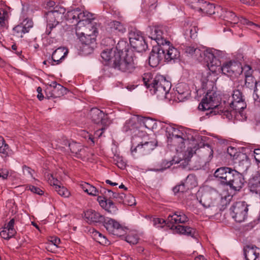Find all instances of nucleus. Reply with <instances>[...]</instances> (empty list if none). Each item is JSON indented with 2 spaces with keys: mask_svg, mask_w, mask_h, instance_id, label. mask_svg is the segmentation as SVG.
Segmentation results:
<instances>
[{
  "mask_svg": "<svg viewBox=\"0 0 260 260\" xmlns=\"http://www.w3.org/2000/svg\"><path fill=\"white\" fill-rule=\"evenodd\" d=\"M246 107V104L242 92L239 89L233 91L231 96L224 94L223 98L213 91H208L198 106V109L202 111H210L206 113L207 115H224L231 119L236 116L237 112L240 113Z\"/></svg>",
  "mask_w": 260,
  "mask_h": 260,
  "instance_id": "1",
  "label": "nucleus"
},
{
  "mask_svg": "<svg viewBox=\"0 0 260 260\" xmlns=\"http://www.w3.org/2000/svg\"><path fill=\"white\" fill-rule=\"evenodd\" d=\"M154 39L157 45L153 47L150 53L149 64L151 67H157L162 59L166 62H170L179 57V52L176 48L171 45L169 41L160 35H157Z\"/></svg>",
  "mask_w": 260,
  "mask_h": 260,
  "instance_id": "2",
  "label": "nucleus"
},
{
  "mask_svg": "<svg viewBox=\"0 0 260 260\" xmlns=\"http://www.w3.org/2000/svg\"><path fill=\"white\" fill-rule=\"evenodd\" d=\"M217 52H219L214 50L213 52L205 53L206 57L208 59V68L213 74L220 71L228 76L240 75L242 73V67L238 61L230 60L221 66L220 61L216 56Z\"/></svg>",
  "mask_w": 260,
  "mask_h": 260,
  "instance_id": "3",
  "label": "nucleus"
},
{
  "mask_svg": "<svg viewBox=\"0 0 260 260\" xmlns=\"http://www.w3.org/2000/svg\"><path fill=\"white\" fill-rule=\"evenodd\" d=\"M66 19L71 23H76V30H80L86 27L92 32H98L100 25L93 22L92 14L77 8L68 11L65 16Z\"/></svg>",
  "mask_w": 260,
  "mask_h": 260,
  "instance_id": "4",
  "label": "nucleus"
},
{
  "mask_svg": "<svg viewBox=\"0 0 260 260\" xmlns=\"http://www.w3.org/2000/svg\"><path fill=\"white\" fill-rule=\"evenodd\" d=\"M143 80L145 86L149 89L151 93L156 94L160 98H166L171 87V82L162 75H157L154 77L151 73L144 74Z\"/></svg>",
  "mask_w": 260,
  "mask_h": 260,
  "instance_id": "5",
  "label": "nucleus"
},
{
  "mask_svg": "<svg viewBox=\"0 0 260 260\" xmlns=\"http://www.w3.org/2000/svg\"><path fill=\"white\" fill-rule=\"evenodd\" d=\"M166 135L168 139V143L172 145L177 146L180 149L184 147L185 141L190 139L186 137V134L176 128L173 124H169L165 126Z\"/></svg>",
  "mask_w": 260,
  "mask_h": 260,
  "instance_id": "6",
  "label": "nucleus"
},
{
  "mask_svg": "<svg viewBox=\"0 0 260 260\" xmlns=\"http://www.w3.org/2000/svg\"><path fill=\"white\" fill-rule=\"evenodd\" d=\"M65 12V8L57 5L52 10L46 13L47 22L46 31L48 32H51L53 28L60 27L59 22L62 20Z\"/></svg>",
  "mask_w": 260,
  "mask_h": 260,
  "instance_id": "7",
  "label": "nucleus"
},
{
  "mask_svg": "<svg viewBox=\"0 0 260 260\" xmlns=\"http://www.w3.org/2000/svg\"><path fill=\"white\" fill-rule=\"evenodd\" d=\"M113 67L123 72L132 73L135 66L132 55L126 54L122 58L120 54H115L113 60Z\"/></svg>",
  "mask_w": 260,
  "mask_h": 260,
  "instance_id": "8",
  "label": "nucleus"
},
{
  "mask_svg": "<svg viewBox=\"0 0 260 260\" xmlns=\"http://www.w3.org/2000/svg\"><path fill=\"white\" fill-rule=\"evenodd\" d=\"M188 220L187 216L182 211H177L170 214L167 220L161 218H154L153 219L154 225H161L165 223L169 227L173 229L175 224L184 223Z\"/></svg>",
  "mask_w": 260,
  "mask_h": 260,
  "instance_id": "9",
  "label": "nucleus"
},
{
  "mask_svg": "<svg viewBox=\"0 0 260 260\" xmlns=\"http://www.w3.org/2000/svg\"><path fill=\"white\" fill-rule=\"evenodd\" d=\"M216 194L210 192H204L200 200V203L206 209H209L207 213L209 216L215 215L218 209V203L215 198Z\"/></svg>",
  "mask_w": 260,
  "mask_h": 260,
  "instance_id": "10",
  "label": "nucleus"
},
{
  "mask_svg": "<svg viewBox=\"0 0 260 260\" xmlns=\"http://www.w3.org/2000/svg\"><path fill=\"white\" fill-rule=\"evenodd\" d=\"M191 8L199 13L212 15L215 13V7L213 4L204 0H185Z\"/></svg>",
  "mask_w": 260,
  "mask_h": 260,
  "instance_id": "11",
  "label": "nucleus"
},
{
  "mask_svg": "<svg viewBox=\"0 0 260 260\" xmlns=\"http://www.w3.org/2000/svg\"><path fill=\"white\" fill-rule=\"evenodd\" d=\"M232 217L237 222L245 220L248 211V205L245 202H238L234 204L230 209Z\"/></svg>",
  "mask_w": 260,
  "mask_h": 260,
  "instance_id": "12",
  "label": "nucleus"
},
{
  "mask_svg": "<svg viewBox=\"0 0 260 260\" xmlns=\"http://www.w3.org/2000/svg\"><path fill=\"white\" fill-rule=\"evenodd\" d=\"M65 90L66 89L61 85L57 83L56 81H53L51 84L46 85V98L49 99L60 97L63 94Z\"/></svg>",
  "mask_w": 260,
  "mask_h": 260,
  "instance_id": "13",
  "label": "nucleus"
},
{
  "mask_svg": "<svg viewBox=\"0 0 260 260\" xmlns=\"http://www.w3.org/2000/svg\"><path fill=\"white\" fill-rule=\"evenodd\" d=\"M225 17L231 23H233L236 24L240 22L243 24H246L250 27V29L255 32L260 31V26L258 25L253 23V22L249 21L248 20L243 17H238L234 13L231 11H227L225 14Z\"/></svg>",
  "mask_w": 260,
  "mask_h": 260,
  "instance_id": "14",
  "label": "nucleus"
},
{
  "mask_svg": "<svg viewBox=\"0 0 260 260\" xmlns=\"http://www.w3.org/2000/svg\"><path fill=\"white\" fill-rule=\"evenodd\" d=\"M132 35L129 38L131 46L138 52L145 51L148 45L143 36L139 34H129Z\"/></svg>",
  "mask_w": 260,
  "mask_h": 260,
  "instance_id": "15",
  "label": "nucleus"
},
{
  "mask_svg": "<svg viewBox=\"0 0 260 260\" xmlns=\"http://www.w3.org/2000/svg\"><path fill=\"white\" fill-rule=\"evenodd\" d=\"M89 114L92 121L96 124L107 126L110 123L108 115L96 108H92Z\"/></svg>",
  "mask_w": 260,
  "mask_h": 260,
  "instance_id": "16",
  "label": "nucleus"
},
{
  "mask_svg": "<svg viewBox=\"0 0 260 260\" xmlns=\"http://www.w3.org/2000/svg\"><path fill=\"white\" fill-rule=\"evenodd\" d=\"M245 180L243 175L234 169L231 178L226 185L235 190H239L243 186Z\"/></svg>",
  "mask_w": 260,
  "mask_h": 260,
  "instance_id": "17",
  "label": "nucleus"
},
{
  "mask_svg": "<svg viewBox=\"0 0 260 260\" xmlns=\"http://www.w3.org/2000/svg\"><path fill=\"white\" fill-rule=\"evenodd\" d=\"M184 52L185 53L187 54L188 55H191L192 56L193 55H194L197 58L201 60L202 58H203L205 61L208 63V59L206 58L205 53L209 52H213L214 50L212 49H208L206 50H205L204 49L203 50H201L200 49L198 48H194L192 46H185L184 49Z\"/></svg>",
  "mask_w": 260,
  "mask_h": 260,
  "instance_id": "18",
  "label": "nucleus"
},
{
  "mask_svg": "<svg viewBox=\"0 0 260 260\" xmlns=\"http://www.w3.org/2000/svg\"><path fill=\"white\" fill-rule=\"evenodd\" d=\"M233 170L234 169L229 167H220L215 171L214 176L222 184L226 185L231 178Z\"/></svg>",
  "mask_w": 260,
  "mask_h": 260,
  "instance_id": "19",
  "label": "nucleus"
},
{
  "mask_svg": "<svg viewBox=\"0 0 260 260\" xmlns=\"http://www.w3.org/2000/svg\"><path fill=\"white\" fill-rule=\"evenodd\" d=\"M156 146V143L154 142H146L144 144H138L135 148H131V152L133 155L134 153L138 152L142 155H146L150 153Z\"/></svg>",
  "mask_w": 260,
  "mask_h": 260,
  "instance_id": "20",
  "label": "nucleus"
},
{
  "mask_svg": "<svg viewBox=\"0 0 260 260\" xmlns=\"http://www.w3.org/2000/svg\"><path fill=\"white\" fill-rule=\"evenodd\" d=\"M196 181L194 176L192 175H188L185 180L184 183H182L178 185H176L173 188L174 193L179 192H183L186 189L192 188L196 186Z\"/></svg>",
  "mask_w": 260,
  "mask_h": 260,
  "instance_id": "21",
  "label": "nucleus"
},
{
  "mask_svg": "<svg viewBox=\"0 0 260 260\" xmlns=\"http://www.w3.org/2000/svg\"><path fill=\"white\" fill-rule=\"evenodd\" d=\"M84 218L86 222L89 224L102 223L104 220V216L99 212L91 209L84 212Z\"/></svg>",
  "mask_w": 260,
  "mask_h": 260,
  "instance_id": "22",
  "label": "nucleus"
},
{
  "mask_svg": "<svg viewBox=\"0 0 260 260\" xmlns=\"http://www.w3.org/2000/svg\"><path fill=\"white\" fill-rule=\"evenodd\" d=\"M104 226L111 234H117L116 232L122 228L121 225L113 219L104 217V221H102Z\"/></svg>",
  "mask_w": 260,
  "mask_h": 260,
  "instance_id": "23",
  "label": "nucleus"
},
{
  "mask_svg": "<svg viewBox=\"0 0 260 260\" xmlns=\"http://www.w3.org/2000/svg\"><path fill=\"white\" fill-rule=\"evenodd\" d=\"M34 22L32 20L25 19L20 24L14 27L13 30L16 32H28L32 30Z\"/></svg>",
  "mask_w": 260,
  "mask_h": 260,
  "instance_id": "24",
  "label": "nucleus"
},
{
  "mask_svg": "<svg viewBox=\"0 0 260 260\" xmlns=\"http://www.w3.org/2000/svg\"><path fill=\"white\" fill-rule=\"evenodd\" d=\"M98 201L100 206L111 214H114L116 212L117 209L114 205L113 202L110 200H105L102 197H98Z\"/></svg>",
  "mask_w": 260,
  "mask_h": 260,
  "instance_id": "25",
  "label": "nucleus"
},
{
  "mask_svg": "<svg viewBox=\"0 0 260 260\" xmlns=\"http://www.w3.org/2000/svg\"><path fill=\"white\" fill-rule=\"evenodd\" d=\"M244 252L246 260H256L260 254V249L256 246H247Z\"/></svg>",
  "mask_w": 260,
  "mask_h": 260,
  "instance_id": "26",
  "label": "nucleus"
},
{
  "mask_svg": "<svg viewBox=\"0 0 260 260\" xmlns=\"http://www.w3.org/2000/svg\"><path fill=\"white\" fill-rule=\"evenodd\" d=\"M68 50L64 47H59L52 53V58L56 64H59L68 54Z\"/></svg>",
  "mask_w": 260,
  "mask_h": 260,
  "instance_id": "27",
  "label": "nucleus"
},
{
  "mask_svg": "<svg viewBox=\"0 0 260 260\" xmlns=\"http://www.w3.org/2000/svg\"><path fill=\"white\" fill-rule=\"evenodd\" d=\"M82 44L89 46L96 40L95 34H76Z\"/></svg>",
  "mask_w": 260,
  "mask_h": 260,
  "instance_id": "28",
  "label": "nucleus"
},
{
  "mask_svg": "<svg viewBox=\"0 0 260 260\" xmlns=\"http://www.w3.org/2000/svg\"><path fill=\"white\" fill-rule=\"evenodd\" d=\"M176 91L178 93V99L180 101L187 99L190 95L188 86L185 83L178 84L176 87Z\"/></svg>",
  "mask_w": 260,
  "mask_h": 260,
  "instance_id": "29",
  "label": "nucleus"
},
{
  "mask_svg": "<svg viewBox=\"0 0 260 260\" xmlns=\"http://www.w3.org/2000/svg\"><path fill=\"white\" fill-rule=\"evenodd\" d=\"M174 228L176 230V232L179 234H184L191 237H195L196 231L189 226L183 225H174Z\"/></svg>",
  "mask_w": 260,
  "mask_h": 260,
  "instance_id": "30",
  "label": "nucleus"
},
{
  "mask_svg": "<svg viewBox=\"0 0 260 260\" xmlns=\"http://www.w3.org/2000/svg\"><path fill=\"white\" fill-rule=\"evenodd\" d=\"M106 30L108 32H123L125 31V28L120 22L117 21H111L107 23Z\"/></svg>",
  "mask_w": 260,
  "mask_h": 260,
  "instance_id": "31",
  "label": "nucleus"
},
{
  "mask_svg": "<svg viewBox=\"0 0 260 260\" xmlns=\"http://www.w3.org/2000/svg\"><path fill=\"white\" fill-rule=\"evenodd\" d=\"M138 122H139V117L133 116L129 119L127 120L124 126V129L127 132L129 130H132L138 127Z\"/></svg>",
  "mask_w": 260,
  "mask_h": 260,
  "instance_id": "32",
  "label": "nucleus"
},
{
  "mask_svg": "<svg viewBox=\"0 0 260 260\" xmlns=\"http://www.w3.org/2000/svg\"><path fill=\"white\" fill-rule=\"evenodd\" d=\"M248 186L251 192L260 194V180L258 177H253L249 180Z\"/></svg>",
  "mask_w": 260,
  "mask_h": 260,
  "instance_id": "33",
  "label": "nucleus"
},
{
  "mask_svg": "<svg viewBox=\"0 0 260 260\" xmlns=\"http://www.w3.org/2000/svg\"><path fill=\"white\" fill-rule=\"evenodd\" d=\"M212 76L213 75L209 72H207L206 74L203 75L201 82L203 88L207 89L208 86H213L214 79H212Z\"/></svg>",
  "mask_w": 260,
  "mask_h": 260,
  "instance_id": "34",
  "label": "nucleus"
},
{
  "mask_svg": "<svg viewBox=\"0 0 260 260\" xmlns=\"http://www.w3.org/2000/svg\"><path fill=\"white\" fill-rule=\"evenodd\" d=\"M80 185L83 190L88 194L93 196H98V197H102L99 196V191L94 186L90 184L84 182L81 184Z\"/></svg>",
  "mask_w": 260,
  "mask_h": 260,
  "instance_id": "35",
  "label": "nucleus"
},
{
  "mask_svg": "<svg viewBox=\"0 0 260 260\" xmlns=\"http://www.w3.org/2000/svg\"><path fill=\"white\" fill-rule=\"evenodd\" d=\"M116 48L118 51V53L116 54H120L121 56H126L128 51V44L124 41H119L116 45Z\"/></svg>",
  "mask_w": 260,
  "mask_h": 260,
  "instance_id": "36",
  "label": "nucleus"
},
{
  "mask_svg": "<svg viewBox=\"0 0 260 260\" xmlns=\"http://www.w3.org/2000/svg\"><path fill=\"white\" fill-rule=\"evenodd\" d=\"M65 145H68L71 152L74 153L77 157L80 155V152L82 151L81 146L75 142L69 143L68 141H64Z\"/></svg>",
  "mask_w": 260,
  "mask_h": 260,
  "instance_id": "37",
  "label": "nucleus"
},
{
  "mask_svg": "<svg viewBox=\"0 0 260 260\" xmlns=\"http://www.w3.org/2000/svg\"><path fill=\"white\" fill-rule=\"evenodd\" d=\"M8 18V13L4 9H0V31H5L6 20Z\"/></svg>",
  "mask_w": 260,
  "mask_h": 260,
  "instance_id": "38",
  "label": "nucleus"
},
{
  "mask_svg": "<svg viewBox=\"0 0 260 260\" xmlns=\"http://www.w3.org/2000/svg\"><path fill=\"white\" fill-rule=\"evenodd\" d=\"M139 122L141 124L148 129L152 128L155 124L154 121L149 117H139Z\"/></svg>",
  "mask_w": 260,
  "mask_h": 260,
  "instance_id": "39",
  "label": "nucleus"
},
{
  "mask_svg": "<svg viewBox=\"0 0 260 260\" xmlns=\"http://www.w3.org/2000/svg\"><path fill=\"white\" fill-rule=\"evenodd\" d=\"M171 30L170 27L163 25H155L149 26V30L148 31L154 32H168Z\"/></svg>",
  "mask_w": 260,
  "mask_h": 260,
  "instance_id": "40",
  "label": "nucleus"
},
{
  "mask_svg": "<svg viewBox=\"0 0 260 260\" xmlns=\"http://www.w3.org/2000/svg\"><path fill=\"white\" fill-rule=\"evenodd\" d=\"M113 54H114L112 52V48H109L107 49L104 50L102 52L101 57L106 61H111V62H113V60L114 59V57H112V56Z\"/></svg>",
  "mask_w": 260,
  "mask_h": 260,
  "instance_id": "41",
  "label": "nucleus"
},
{
  "mask_svg": "<svg viewBox=\"0 0 260 260\" xmlns=\"http://www.w3.org/2000/svg\"><path fill=\"white\" fill-rule=\"evenodd\" d=\"M16 233L15 230L9 231L8 229L5 227L4 229L0 232V235L2 238L8 240L13 237Z\"/></svg>",
  "mask_w": 260,
  "mask_h": 260,
  "instance_id": "42",
  "label": "nucleus"
},
{
  "mask_svg": "<svg viewBox=\"0 0 260 260\" xmlns=\"http://www.w3.org/2000/svg\"><path fill=\"white\" fill-rule=\"evenodd\" d=\"M107 126H103L102 127L99 128L96 130L94 134V136L93 137L92 135L87 134V137H88V139L91 142L92 144L94 143V139L95 138H99L102 135L105 129H106Z\"/></svg>",
  "mask_w": 260,
  "mask_h": 260,
  "instance_id": "43",
  "label": "nucleus"
},
{
  "mask_svg": "<svg viewBox=\"0 0 260 260\" xmlns=\"http://www.w3.org/2000/svg\"><path fill=\"white\" fill-rule=\"evenodd\" d=\"M9 151V146L5 143V141L3 137L0 136V153L3 154L5 156L8 155Z\"/></svg>",
  "mask_w": 260,
  "mask_h": 260,
  "instance_id": "44",
  "label": "nucleus"
},
{
  "mask_svg": "<svg viewBox=\"0 0 260 260\" xmlns=\"http://www.w3.org/2000/svg\"><path fill=\"white\" fill-rule=\"evenodd\" d=\"M55 190L62 197H68L70 195L69 191L63 186H56V189Z\"/></svg>",
  "mask_w": 260,
  "mask_h": 260,
  "instance_id": "45",
  "label": "nucleus"
},
{
  "mask_svg": "<svg viewBox=\"0 0 260 260\" xmlns=\"http://www.w3.org/2000/svg\"><path fill=\"white\" fill-rule=\"evenodd\" d=\"M115 41L110 37H107L102 40L101 43L105 46H108L110 48H112L115 44Z\"/></svg>",
  "mask_w": 260,
  "mask_h": 260,
  "instance_id": "46",
  "label": "nucleus"
},
{
  "mask_svg": "<svg viewBox=\"0 0 260 260\" xmlns=\"http://www.w3.org/2000/svg\"><path fill=\"white\" fill-rule=\"evenodd\" d=\"M94 236L99 237V243L103 245L109 244V241L107 240V239L103 236L101 233L99 232L95 231L94 233Z\"/></svg>",
  "mask_w": 260,
  "mask_h": 260,
  "instance_id": "47",
  "label": "nucleus"
},
{
  "mask_svg": "<svg viewBox=\"0 0 260 260\" xmlns=\"http://www.w3.org/2000/svg\"><path fill=\"white\" fill-rule=\"evenodd\" d=\"M111 194L113 198L116 199L118 202H124L125 198V194L124 193H116L112 191Z\"/></svg>",
  "mask_w": 260,
  "mask_h": 260,
  "instance_id": "48",
  "label": "nucleus"
},
{
  "mask_svg": "<svg viewBox=\"0 0 260 260\" xmlns=\"http://www.w3.org/2000/svg\"><path fill=\"white\" fill-rule=\"evenodd\" d=\"M254 92L257 98L256 99L254 98V100L260 102V80L255 83V89L254 90Z\"/></svg>",
  "mask_w": 260,
  "mask_h": 260,
  "instance_id": "49",
  "label": "nucleus"
},
{
  "mask_svg": "<svg viewBox=\"0 0 260 260\" xmlns=\"http://www.w3.org/2000/svg\"><path fill=\"white\" fill-rule=\"evenodd\" d=\"M256 82L253 77H250V78H245V85L248 88H252L253 86L255 87V83Z\"/></svg>",
  "mask_w": 260,
  "mask_h": 260,
  "instance_id": "50",
  "label": "nucleus"
},
{
  "mask_svg": "<svg viewBox=\"0 0 260 260\" xmlns=\"http://www.w3.org/2000/svg\"><path fill=\"white\" fill-rule=\"evenodd\" d=\"M243 71L244 72L245 78L252 77L251 76L252 70L249 66H245L244 68L242 67V72Z\"/></svg>",
  "mask_w": 260,
  "mask_h": 260,
  "instance_id": "51",
  "label": "nucleus"
},
{
  "mask_svg": "<svg viewBox=\"0 0 260 260\" xmlns=\"http://www.w3.org/2000/svg\"><path fill=\"white\" fill-rule=\"evenodd\" d=\"M124 203L125 204H127L129 206H133L136 204L135 199L133 196L129 195L128 197L125 196V198H124Z\"/></svg>",
  "mask_w": 260,
  "mask_h": 260,
  "instance_id": "52",
  "label": "nucleus"
},
{
  "mask_svg": "<svg viewBox=\"0 0 260 260\" xmlns=\"http://www.w3.org/2000/svg\"><path fill=\"white\" fill-rule=\"evenodd\" d=\"M126 241L131 244H136L138 243V239L136 236L128 235L126 237Z\"/></svg>",
  "mask_w": 260,
  "mask_h": 260,
  "instance_id": "53",
  "label": "nucleus"
},
{
  "mask_svg": "<svg viewBox=\"0 0 260 260\" xmlns=\"http://www.w3.org/2000/svg\"><path fill=\"white\" fill-rule=\"evenodd\" d=\"M29 189L31 192L38 194H42L43 192V191L40 188L32 185L29 186Z\"/></svg>",
  "mask_w": 260,
  "mask_h": 260,
  "instance_id": "54",
  "label": "nucleus"
},
{
  "mask_svg": "<svg viewBox=\"0 0 260 260\" xmlns=\"http://www.w3.org/2000/svg\"><path fill=\"white\" fill-rule=\"evenodd\" d=\"M22 169L24 174L26 175H29L30 177H32V172L34 171L32 170L29 167L26 166H23Z\"/></svg>",
  "mask_w": 260,
  "mask_h": 260,
  "instance_id": "55",
  "label": "nucleus"
},
{
  "mask_svg": "<svg viewBox=\"0 0 260 260\" xmlns=\"http://www.w3.org/2000/svg\"><path fill=\"white\" fill-rule=\"evenodd\" d=\"M192 150H188L187 153L185 154L184 156V160L185 162H187V164H188L189 162L190 161V158L192 156Z\"/></svg>",
  "mask_w": 260,
  "mask_h": 260,
  "instance_id": "56",
  "label": "nucleus"
},
{
  "mask_svg": "<svg viewBox=\"0 0 260 260\" xmlns=\"http://www.w3.org/2000/svg\"><path fill=\"white\" fill-rule=\"evenodd\" d=\"M204 149L209 152V157L211 159L213 156V150L211 146L209 144H206L204 145Z\"/></svg>",
  "mask_w": 260,
  "mask_h": 260,
  "instance_id": "57",
  "label": "nucleus"
},
{
  "mask_svg": "<svg viewBox=\"0 0 260 260\" xmlns=\"http://www.w3.org/2000/svg\"><path fill=\"white\" fill-rule=\"evenodd\" d=\"M114 163L117 166V167L119 168H120L121 169H123L125 168L126 164L122 159H120L119 160H116H116L114 159Z\"/></svg>",
  "mask_w": 260,
  "mask_h": 260,
  "instance_id": "58",
  "label": "nucleus"
},
{
  "mask_svg": "<svg viewBox=\"0 0 260 260\" xmlns=\"http://www.w3.org/2000/svg\"><path fill=\"white\" fill-rule=\"evenodd\" d=\"M163 164H165L164 167H163L160 169H156V170H155V171L162 172L166 169L170 168V166L172 165V163H171V161H168V162H166V163L165 162H163Z\"/></svg>",
  "mask_w": 260,
  "mask_h": 260,
  "instance_id": "59",
  "label": "nucleus"
},
{
  "mask_svg": "<svg viewBox=\"0 0 260 260\" xmlns=\"http://www.w3.org/2000/svg\"><path fill=\"white\" fill-rule=\"evenodd\" d=\"M254 154L255 160L260 163V149H255Z\"/></svg>",
  "mask_w": 260,
  "mask_h": 260,
  "instance_id": "60",
  "label": "nucleus"
},
{
  "mask_svg": "<svg viewBox=\"0 0 260 260\" xmlns=\"http://www.w3.org/2000/svg\"><path fill=\"white\" fill-rule=\"evenodd\" d=\"M15 224V219L14 218L10 220V221L8 222L6 228L8 229L9 231L15 230L14 229V226Z\"/></svg>",
  "mask_w": 260,
  "mask_h": 260,
  "instance_id": "61",
  "label": "nucleus"
},
{
  "mask_svg": "<svg viewBox=\"0 0 260 260\" xmlns=\"http://www.w3.org/2000/svg\"><path fill=\"white\" fill-rule=\"evenodd\" d=\"M112 190L108 189H106L105 188H102L99 191V194L103 195L104 197L107 195V194H111Z\"/></svg>",
  "mask_w": 260,
  "mask_h": 260,
  "instance_id": "62",
  "label": "nucleus"
},
{
  "mask_svg": "<svg viewBox=\"0 0 260 260\" xmlns=\"http://www.w3.org/2000/svg\"><path fill=\"white\" fill-rule=\"evenodd\" d=\"M38 92L37 97L40 101H42L44 98V96L42 93V88L41 87H38L37 89Z\"/></svg>",
  "mask_w": 260,
  "mask_h": 260,
  "instance_id": "63",
  "label": "nucleus"
},
{
  "mask_svg": "<svg viewBox=\"0 0 260 260\" xmlns=\"http://www.w3.org/2000/svg\"><path fill=\"white\" fill-rule=\"evenodd\" d=\"M8 176V172L6 170H3L0 169V178L6 179Z\"/></svg>",
  "mask_w": 260,
  "mask_h": 260,
  "instance_id": "64",
  "label": "nucleus"
}]
</instances>
